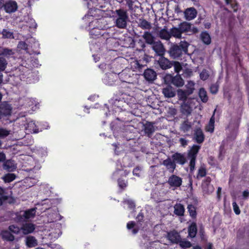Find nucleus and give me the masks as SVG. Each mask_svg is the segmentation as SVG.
<instances>
[{"label": "nucleus", "instance_id": "nucleus-32", "mask_svg": "<svg viewBox=\"0 0 249 249\" xmlns=\"http://www.w3.org/2000/svg\"><path fill=\"white\" fill-rule=\"evenodd\" d=\"M170 34L171 36V37L172 36H174L177 38H181V32H180L178 27H173L170 30Z\"/></svg>", "mask_w": 249, "mask_h": 249}, {"label": "nucleus", "instance_id": "nucleus-54", "mask_svg": "<svg viewBox=\"0 0 249 249\" xmlns=\"http://www.w3.org/2000/svg\"><path fill=\"white\" fill-rule=\"evenodd\" d=\"M118 184L119 187L122 190L124 189V188L127 186V182L122 178H119L118 179Z\"/></svg>", "mask_w": 249, "mask_h": 249}, {"label": "nucleus", "instance_id": "nucleus-36", "mask_svg": "<svg viewBox=\"0 0 249 249\" xmlns=\"http://www.w3.org/2000/svg\"><path fill=\"white\" fill-rule=\"evenodd\" d=\"M187 209L190 216L193 219L196 218L197 213L196 207L192 204H189L187 206Z\"/></svg>", "mask_w": 249, "mask_h": 249}, {"label": "nucleus", "instance_id": "nucleus-46", "mask_svg": "<svg viewBox=\"0 0 249 249\" xmlns=\"http://www.w3.org/2000/svg\"><path fill=\"white\" fill-rule=\"evenodd\" d=\"M194 86V83L191 81L189 82L188 84L186 85L185 90L190 95L193 93L195 89Z\"/></svg>", "mask_w": 249, "mask_h": 249}, {"label": "nucleus", "instance_id": "nucleus-52", "mask_svg": "<svg viewBox=\"0 0 249 249\" xmlns=\"http://www.w3.org/2000/svg\"><path fill=\"white\" fill-rule=\"evenodd\" d=\"M0 109H12V107L8 101H3L0 104Z\"/></svg>", "mask_w": 249, "mask_h": 249}, {"label": "nucleus", "instance_id": "nucleus-58", "mask_svg": "<svg viewBox=\"0 0 249 249\" xmlns=\"http://www.w3.org/2000/svg\"><path fill=\"white\" fill-rule=\"evenodd\" d=\"M8 229L11 232L15 233H18L19 231V228L14 225L9 226Z\"/></svg>", "mask_w": 249, "mask_h": 249}, {"label": "nucleus", "instance_id": "nucleus-22", "mask_svg": "<svg viewBox=\"0 0 249 249\" xmlns=\"http://www.w3.org/2000/svg\"><path fill=\"white\" fill-rule=\"evenodd\" d=\"M158 36L161 39L166 40H169L171 38L170 31L167 30L166 26H164L163 29L159 32Z\"/></svg>", "mask_w": 249, "mask_h": 249}, {"label": "nucleus", "instance_id": "nucleus-38", "mask_svg": "<svg viewBox=\"0 0 249 249\" xmlns=\"http://www.w3.org/2000/svg\"><path fill=\"white\" fill-rule=\"evenodd\" d=\"M23 213V217L27 220L35 216L36 214V209L35 208L30 209L24 211Z\"/></svg>", "mask_w": 249, "mask_h": 249}, {"label": "nucleus", "instance_id": "nucleus-25", "mask_svg": "<svg viewBox=\"0 0 249 249\" xmlns=\"http://www.w3.org/2000/svg\"><path fill=\"white\" fill-rule=\"evenodd\" d=\"M0 235L2 239L6 241H13L15 240V236L7 230L2 231Z\"/></svg>", "mask_w": 249, "mask_h": 249}, {"label": "nucleus", "instance_id": "nucleus-26", "mask_svg": "<svg viewBox=\"0 0 249 249\" xmlns=\"http://www.w3.org/2000/svg\"><path fill=\"white\" fill-rule=\"evenodd\" d=\"M139 27L143 30H150L152 28V25L150 22L144 18H140L139 19Z\"/></svg>", "mask_w": 249, "mask_h": 249}, {"label": "nucleus", "instance_id": "nucleus-33", "mask_svg": "<svg viewBox=\"0 0 249 249\" xmlns=\"http://www.w3.org/2000/svg\"><path fill=\"white\" fill-rule=\"evenodd\" d=\"M198 95L203 103H206L209 99L208 96L207 95V92L204 88H201L199 89Z\"/></svg>", "mask_w": 249, "mask_h": 249}, {"label": "nucleus", "instance_id": "nucleus-28", "mask_svg": "<svg viewBox=\"0 0 249 249\" xmlns=\"http://www.w3.org/2000/svg\"><path fill=\"white\" fill-rule=\"evenodd\" d=\"M217 110H214L213 114L212 116L211 117V118H210V121L209 123V127L206 128L207 131H208L209 132H213L214 128V124L215 119V115L216 113H218V111L217 112Z\"/></svg>", "mask_w": 249, "mask_h": 249}, {"label": "nucleus", "instance_id": "nucleus-47", "mask_svg": "<svg viewBox=\"0 0 249 249\" xmlns=\"http://www.w3.org/2000/svg\"><path fill=\"white\" fill-rule=\"evenodd\" d=\"M226 153V150L225 149V144L224 142H222L219 148V155H218V158L219 159H220L221 160H222L225 154Z\"/></svg>", "mask_w": 249, "mask_h": 249}, {"label": "nucleus", "instance_id": "nucleus-49", "mask_svg": "<svg viewBox=\"0 0 249 249\" xmlns=\"http://www.w3.org/2000/svg\"><path fill=\"white\" fill-rule=\"evenodd\" d=\"M7 64V61L4 58L0 57V72L5 70Z\"/></svg>", "mask_w": 249, "mask_h": 249}, {"label": "nucleus", "instance_id": "nucleus-12", "mask_svg": "<svg viewBox=\"0 0 249 249\" xmlns=\"http://www.w3.org/2000/svg\"><path fill=\"white\" fill-rule=\"evenodd\" d=\"M159 64L162 70H166L171 68L173 63V62L170 61L168 59L163 57L160 56V58L158 61Z\"/></svg>", "mask_w": 249, "mask_h": 249}, {"label": "nucleus", "instance_id": "nucleus-9", "mask_svg": "<svg viewBox=\"0 0 249 249\" xmlns=\"http://www.w3.org/2000/svg\"><path fill=\"white\" fill-rule=\"evenodd\" d=\"M151 45H152V49L155 51L157 55L160 56L164 55L165 50L163 44L160 41H155Z\"/></svg>", "mask_w": 249, "mask_h": 249}, {"label": "nucleus", "instance_id": "nucleus-11", "mask_svg": "<svg viewBox=\"0 0 249 249\" xmlns=\"http://www.w3.org/2000/svg\"><path fill=\"white\" fill-rule=\"evenodd\" d=\"M211 178L210 177H206L203 181V191L208 194L214 191L213 186L211 184Z\"/></svg>", "mask_w": 249, "mask_h": 249}, {"label": "nucleus", "instance_id": "nucleus-16", "mask_svg": "<svg viewBox=\"0 0 249 249\" xmlns=\"http://www.w3.org/2000/svg\"><path fill=\"white\" fill-rule=\"evenodd\" d=\"M143 76L147 81H153L156 78L157 74L154 70L147 69L144 71Z\"/></svg>", "mask_w": 249, "mask_h": 249}, {"label": "nucleus", "instance_id": "nucleus-60", "mask_svg": "<svg viewBox=\"0 0 249 249\" xmlns=\"http://www.w3.org/2000/svg\"><path fill=\"white\" fill-rule=\"evenodd\" d=\"M209 75L205 70L202 71L200 74V77L201 79H202V80H207L209 78Z\"/></svg>", "mask_w": 249, "mask_h": 249}, {"label": "nucleus", "instance_id": "nucleus-63", "mask_svg": "<svg viewBox=\"0 0 249 249\" xmlns=\"http://www.w3.org/2000/svg\"><path fill=\"white\" fill-rule=\"evenodd\" d=\"M199 232L201 240H204L205 238V231L203 227L200 228Z\"/></svg>", "mask_w": 249, "mask_h": 249}, {"label": "nucleus", "instance_id": "nucleus-41", "mask_svg": "<svg viewBox=\"0 0 249 249\" xmlns=\"http://www.w3.org/2000/svg\"><path fill=\"white\" fill-rule=\"evenodd\" d=\"M90 36H92V38L99 37V36H102L103 34L101 33L100 30L96 28H94L91 29L89 32Z\"/></svg>", "mask_w": 249, "mask_h": 249}, {"label": "nucleus", "instance_id": "nucleus-14", "mask_svg": "<svg viewBox=\"0 0 249 249\" xmlns=\"http://www.w3.org/2000/svg\"><path fill=\"white\" fill-rule=\"evenodd\" d=\"M162 93L166 98L173 97L176 95V90L170 85H167L162 89Z\"/></svg>", "mask_w": 249, "mask_h": 249}, {"label": "nucleus", "instance_id": "nucleus-50", "mask_svg": "<svg viewBox=\"0 0 249 249\" xmlns=\"http://www.w3.org/2000/svg\"><path fill=\"white\" fill-rule=\"evenodd\" d=\"M219 86L217 83L213 84L210 87V91L213 94H215L218 91Z\"/></svg>", "mask_w": 249, "mask_h": 249}, {"label": "nucleus", "instance_id": "nucleus-24", "mask_svg": "<svg viewBox=\"0 0 249 249\" xmlns=\"http://www.w3.org/2000/svg\"><path fill=\"white\" fill-rule=\"evenodd\" d=\"M26 128L31 133H37L39 132L38 125H36L34 121H29L27 124Z\"/></svg>", "mask_w": 249, "mask_h": 249}, {"label": "nucleus", "instance_id": "nucleus-2", "mask_svg": "<svg viewBox=\"0 0 249 249\" xmlns=\"http://www.w3.org/2000/svg\"><path fill=\"white\" fill-rule=\"evenodd\" d=\"M114 18L115 19V26L119 29H125L129 19L127 11L123 8L116 9L114 12Z\"/></svg>", "mask_w": 249, "mask_h": 249}, {"label": "nucleus", "instance_id": "nucleus-39", "mask_svg": "<svg viewBox=\"0 0 249 249\" xmlns=\"http://www.w3.org/2000/svg\"><path fill=\"white\" fill-rule=\"evenodd\" d=\"M191 124L188 120L184 121L180 125V130L183 132H187L191 128Z\"/></svg>", "mask_w": 249, "mask_h": 249}, {"label": "nucleus", "instance_id": "nucleus-4", "mask_svg": "<svg viewBox=\"0 0 249 249\" xmlns=\"http://www.w3.org/2000/svg\"><path fill=\"white\" fill-rule=\"evenodd\" d=\"M181 34L184 33L191 32V34H196L198 33V29L192 26V24L186 21L181 22L178 26Z\"/></svg>", "mask_w": 249, "mask_h": 249}, {"label": "nucleus", "instance_id": "nucleus-55", "mask_svg": "<svg viewBox=\"0 0 249 249\" xmlns=\"http://www.w3.org/2000/svg\"><path fill=\"white\" fill-rule=\"evenodd\" d=\"M28 44L24 41H19L18 45V47L20 49L27 50H28Z\"/></svg>", "mask_w": 249, "mask_h": 249}, {"label": "nucleus", "instance_id": "nucleus-43", "mask_svg": "<svg viewBox=\"0 0 249 249\" xmlns=\"http://www.w3.org/2000/svg\"><path fill=\"white\" fill-rule=\"evenodd\" d=\"M2 38H13V33L7 30L3 29L2 31Z\"/></svg>", "mask_w": 249, "mask_h": 249}, {"label": "nucleus", "instance_id": "nucleus-17", "mask_svg": "<svg viewBox=\"0 0 249 249\" xmlns=\"http://www.w3.org/2000/svg\"><path fill=\"white\" fill-rule=\"evenodd\" d=\"M194 138L198 143H201L204 142L205 136L201 128H197L195 131Z\"/></svg>", "mask_w": 249, "mask_h": 249}, {"label": "nucleus", "instance_id": "nucleus-1", "mask_svg": "<svg viewBox=\"0 0 249 249\" xmlns=\"http://www.w3.org/2000/svg\"><path fill=\"white\" fill-rule=\"evenodd\" d=\"M189 45L185 40L173 44L168 51L170 56L174 59H179L183 54H188Z\"/></svg>", "mask_w": 249, "mask_h": 249}, {"label": "nucleus", "instance_id": "nucleus-30", "mask_svg": "<svg viewBox=\"0 0 249 249\" xmlns=\"http://www.w3.org/2000/svg\"><path fill=\"white\" fill-rule=\"evenodd\" d=\"M144 130L148 136L151 135L155 131L153 124L150 122H147L144 125Z\"/></svg>", "mask_w": 249, "mask_h": 249}, {"label": "nucleus", "instance_id": "nucleus-15", "mask_svg": "<svg viewBox=\"0 0 249 249\" xmlns=\"http://www.w3.org/2000/svg\"><path fill=\"white\" fill-rule=\"evenodd\" d=\"M197 15L196 10L194 7L186 9L184 12V16L187 20H190L194 19Z\"/></svg>", "mask_w": 249, "mask_h": 249}, {"label": "nucleus", "instance_id": "nucleus-53", "mask_svg": "<svg viewBox=\"0 0 249 249\" xmlns=\"http://www.w3.org/2000/svg\"><path fill=\"white\" fill-rule=\"evenodd\" d=\"M233 210L236 215H239L241 213L240 209L235 201H233L232 203Z\"/></svg>", "mask_w": 249, "mask_h": 249}, {"label": "nucleus", "instance_id": "nucleus-19", "mask_svg": "<svg viewBox=\"0 0 249 249\" xmlns=\"http://www.w3.org/2000/svg\"><path fill=\"white\" fill-rule=\"evenodd\" d=\"M172 158L175 162L183 165L186 161L185 157L181 153H176L172 156Z\"/></svg>", "mask_w": 249, "mask_h": 249}, {"label": "nucleus", "instance_id": "nucleus-3", "mask_svg": "<svg viewBox=\"0 0 249 249\" xmlns=\"http://www.w3.org/2000/svg\"><path fill=\"white\" fill-rule=\"evenodd\" d=\"M200 148V146L194 144L188 150L187 157L190 160L189 167L191 171H193L195 169L196 157Z\"/></svg>", "mask_w": 249, "mask_h": 249}, {"label": "nucleus", "instance_id": "nucleus-27", "mask_svg": "<svg viewBox=\"0 0 249 249\" xmlns=\"http://www.w3.org/2000/svg\"><path fill=\"white\" fill-rule=\"evenodd\" d=\"M227 5H230L234 13L237 12L239 6V3L236 0H225Z\"/></svg>", "mask_w": 249, "mask_h": 249}, {"label": "nucleus", "instance_id": "nucleus-10", "mask_svg": "<svg viewBox=\"0 0 249 249\" xmlns=\"http://www.w3.org/2000/svg\"><path fill=\"white\" fill-rule=\"evenodd\" d=\"M167 238L171 243L178 244L181 239V236L176 231L173 230L168 232Z\"/></svg>", "mask_w": 249, "mask_h": 249}, {"label": "nucleus", "instance_id": "nucleus-56", "mask_svg": "<svg viewBox=\"0 0 249 249\" xmlns=\"http://www.w3.org/2000/svg\"><path fill=\"white\" fill-rule=\"evenodd\" d=\"M175 71L177 72H179L182 69V66L178 62H173Z\"/></svg>", "mask_w": 249, "mask_h": 249}, {"label": "nucleus", "instance_id": "nucleus-35", "mask_svg": "<svg viewBox=\"0 0 249 249\" xmlns=\"http://www.w3.org/2000/svg\"><path fill=\"white\" fill-rule=\"evenodd\" d=\"M3 168L9 172L14 171L16 169V166L10 160H6L3 164Z\"/></svg>", "mask_w": 249, "mask_h": 249}, {"label": "nucleus", "instance_id": "nucleus-5", "mask_svg": "<svg viewBox=\"0 0 249 249\" xmlns=\"http://www.w3.org/2000/svg\"><path fill=\"white\" fill-rule=\"evenodd\" d=\"M165 81L170 82L171 84L177 87H180L184 85V80L180 75L178 74L175 76L167 75L165 78Z\"/></svg>", "mask_w": 249, "mask_h": 249}, {"label": "nucleus", "instance_id": "nucleus-23", "mask_svg": "<svg viewBox=\"0 0 249 249\" xmlns=\"http://www.w3.org/2000/svg\"><path fill=\"white\" fill-rule=\"evenodd\" d=\"M185 212L184 206L181 203H177L174 206V213L179 216H183Z\"/></svg>", "mask_w": 249, "mask_h": 249}, {"label": "nucleus", "instance_id": "nucleus-64", "mask_svg": "<svg viewBox=\"0 0 249 249\" xmlns=\"http://www.w3.org/2000/svg\"><path fill=\"white\" fill-rule=\"evenodd\" d=\"M135 226V222L133 221H129L127 223L126 227L128 230L132 229Z\"/></svg>", "mask_w": 249, "mask_h": 249}, {"label": "nucleus", "instance_id": "nucleus-8", "mask_svg": "<svg viewBox=\"0 0 249 249\" xmlns=\"http://www.w3.org/2000/svg\"><path fill=\"white\" fill-rule=\"evenodd\" d=\"M18 8L17 2L13 0H9L5 2L4 11L7 13H13L15 12Z\"/></svg>", "mask_w": 249, "mask_h": 249}, {"label": "nucleus", "instance_id": "nucleus-45", "mask_svg": "<svg viewBox=\"0 0 249 249\" xmlns=\"http://www.w3.org/2000/svg\"><path fill=\"white\" fill-rule=\"evenodd\" d=\"M241 113L238 114L235 118L232 119L230 123V125H231L233 124L235 127H238L241 121Z\"/></svg>", "mask_w": 249, "mask_h": 249}, {"label": "nucleus", "instance_id": "nucleus-48", "mask_svg": "<svg viewBox=\"0 0 249 249\" xmlns=\"http://www.w3.org/2000/svg\"><path fill=\"white\" fill-rule=\"evenodd\" d=\"M207 174L206 169L204 167H201L198 170V173L197 175V178H203L206 176Z\"/></svg>", "mask_w": 249, "mask_h": 249}, {"label": "nucleus", "instance_id": "nucleus-29", "mask_svg": "<svg viewBox=\"0 0 249 249\" xmlns=\"http://www.w3.org/2000/svg\"><path fill=\"white\" fill-rule=\"evenodd\" d=\"M26 245L29 248H33L37 246V240L34 236H29L26 239Z\"/></svg>", "mask_w": 249, "mask_h": 249}, {"label": "nucleus", "instance_id": "nucleus-34", "mask_svg": "<svg viewBox=\"0 0 249 249\" xmlns=\"http://www.w3.org/2000/svg\"><path fill=\"white\" fill-rule=\"evenodd\" d=\"M163 164L168 169H171L172 171H174L176 168V164L175 162L172 161L170 158H168L163 161Z\"/></svg>", "mask_w": 249, "mask_h": 249}, {"label": "nucleus", "instance_id": "nucleus-59", "mask_svg": "<svg viewBox=\"0 0 249 249\" xmlns=\"http://www.w3.org/2000/svg\"><path fill=\"white\" fill-rule=\"evenodd\" d=\"M141 169L139 166H137L133 169V174L134 176L140 177L141 176Z\"/></svg>", "mask_w": 249, "mask_h": 249}, {"label": "nucleus", "instance_id": "nucleus-7", "mask_svg": "<svg viewBox=\"0 0 249 249\" xmlns=\"http://www.w3.org/2000/svg\"><path fill=\"white\" fill-rule=\"evenodd\" d=\"M167 183L171 187L177 188L182 185V179L177 175H172L169 178Z\"/></svg>", "mask_w": 249, "mask_h": 249}, {"label": "nucleus", "instance_id": "nucleus-6", "mask_svg": "<svg viewBox=\"0 0 249 249\" xmlns=\"http://www.w3.org/2000/svg\"><path fill=\"white\" fill-rule=\"evenodd\" d=\"M108 105L105 104V106L107 109H109V107L112 109H122L124 107L125 102L123 100H118L117 99L112 98L108 101Z\"/></svg>", "mask_w": 249, "mask_h": 249}, {"label": "nucleus", "instance_id": "nucleus-21", "mask_svg": "<svg viewBox=\"0 0 249 249\" xmlns=\"http://www.w3.org/2000/svg\"><path fill=\"white\" fill-rule=\"evenodd\" d=\"M200 38L202 42L206 45H210L211 43V37L207 31H203L201 33Z\"/></svg>", "mask_w": 249, "mask_h": 249}, {"label": "nucleus", "instance_id": "nucleus-31", "mask_svg": "<svg viewBox=\"0 0 249 249\" xmlns=\"http://www.w3.org/2000/svg\"><path fill=\"white\" fill-rule=\"evenodd\" d=\"M118 77L120 80L123 82L130 83V76L126 71H123L118 74Z\"/></svg>", "mask_w": 249, "mask_h": 249}, {"label": "nucleus", "instance_id": "nucleus-18", "mask_svg": "<svg viewBox=\"0 0 249 249\" xmlns=\"http://www.w3.org/2000/svg\"><path fill=\"white\" fill-rule=\"evenodd\" d=\"M142 37L145 41V42L149 45H152L155 42V38L151 33L148 31H145L143 33Z\"/></svg>", "mask_w": 249, "mask_h": 249}, {"label": "nucleus", "instance_id": "nucleus-61", "mask_svg": "<svg viewBox=\"0 0 249 249\" xmlns=\"http://www.w3.org/2000/svg\"><path fill=\"white\" fill-rule=\"evenodd\" d=\"M126 4L127 5L129 10H132L133 9V5L134 1L132 0H125Z\"/></svg>", "mask_w": 249, "mask_h": 249}, {"label": "nucleus", "instance_id": "nucleus-42", "mask_svg": "<svg viewBox=\"0 0 249 249\" xmlns=\"http://www.w3.org/2000/svg\"><path fill=\"white\" fill-rule=\"evenodd\" d=\"M14 54L12 49L8 48H3L1 53H0V56L2 55L7 57H9Z\"/></svg>", "mask_w": 249, "mask_h": 249}, {"label": "nucleus", "instance_id": "nucleus-62", "mask_svg": "<svg viewBox=\"0 0 249 249\" xmlns=\"http://www.w3.org/2000/svg\"><path fill=\"white\" fill-rule=\"evenodd\" d=\"M125 203L130 209H133L135 207V203L131 200H127L125 201Z\"/></svg>", "mask_w": 249, "mask_h": 249}, {"label": "nucleus", "instance_id": "nucleus-20", "mask_svg": "<svg viewBox=\"0 0 249 249\" xmlns=\"http://www.w3.org/2000/svg\"><path fill=\"white\" fill-rule=\"evenodd\" d=\"M197 225L196 222H192L188 227V237H189L191 238H195L197 233Z\"/></svg>", "mask_w": 249, "mask_h": 249}, {"label": "nucleus", "instance_id": "nucleus-57", "mask_svg": "<svg viewBox=\"0 0 249 249\" xmlns=\"http://www.w3.org/2000/svg\"><path fill=\"white\" fill-rule=\"evenodd\" d=\"M9 134V131L5 129L0 128V138H4Z\"/></svg>", "mask_w": 249, "mask_h": 249}, {"label": "nucleus", "instance_id": "nucleus-40", "mask_svg": "<svg viewBox=\"0 0 249 249\" xmlns=\"http://www.w3.org/2000/svg\"><path fill=\"white\" fill-rule=\"evenodd\" d=\"M178 94L180 100L185 101L187 99L188 96L190 94L186 91L185 89L182 90L179 89L178 90Z\"/></svg>", "mask_w": 249, "mask_h": 249}, {"label": "nucleus", "instance_id": "nucleus-37", "mask_svg": "<svg viewBox=\"0 0 249 249\" xmlns=\"http://www.w3.org/2000/svg\"><path fill=\"white\" fill-rule=\"evenodd\" d=\"M178 244H179L180 247L183 249L190 248L192 246V243L190 241L186 240L185 239H182L181 238L180 239Z\"/></svg>", "mask_w": 249, "mask_h": 249}, {"label": "nucleus", "instance_id": "nucleus-44", "mask_svg": "<svg viewBox=\"0 0 249 249\" xmlns=\"http://www.w3.org/2000/svg\"><path fill=\"white\" fill-rule=\"evenodd\" d=\"M16 178V175L13 173H8L5 175L3 178L5 182L9 183Z\"/></svg>", "mask_w": 249, "mask_h": 249}, {"label": "nucleus", "instance_id": "nucleus-13", "mask_svg": "<svg viewBox=\"0 0 249 249\" xmlns=\"http://www.w3.org/2000/svg\"><path fill=\"white\" fill-rule=\"evenodd\" d=\"M35 225L32 223H25L22 224L21 230L24 234L32 233L35 230Z\"/></svg>", "mask_w": 249, "mask_h": 249}, {"label": "nucleus", "instance_id": "nucleus-51", "mask_svg": "<svg viewBox=\"0 0 249 249\" xmlns=\"http://www.w3.org/2000/svg\"><path fill=\"white\" fill-rule=\"evenodd\" d=\"M24 213L23 214L19 213H17L16 214V216L15 217V220L17 222H21L25 221L26 219L25 218L23 217Z\"/></svg>", "mask_w": 249, "mask_h": 249}]
</instances>
